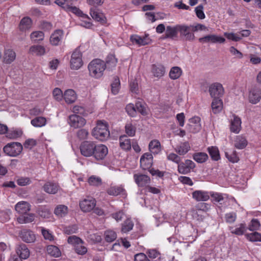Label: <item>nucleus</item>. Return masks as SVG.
Returning a JSON list of instances; mask_svg holds the SVG:
<instances>
[{
  "mask_svg": "<svg viewBox=\"0 0 261 261\" xmlns=\"http://www.w3.org/2000/svg\"><path fill=\"white\" fill-rule=\"evenodd\" d=\"M43 189L48 194H55L59 190V186L57 183L47 181L44 185Z\"/></svg>",
  "mask_w": 261,
  "mask_h": 261,
  "instance_id": "nucleus-23",
  "label": "nucleus"
},
{
  "mask_svg": "<svg viewBox=\"0 0 261 261\" xmlns=\"http://www.w3.org/2000/svg\"><path fill=\"white\" fill-rule=\"evenodd\" d=\"M195 11L198 18L200 19L205 18V16L203 12V6L202 5H200L196 7L195 9Z\"/></svg>",
  "mask_w": 261,
  "mask_h": 261,
  "instance_id": "nucleus-64",
  "label": "nucleus"
},
{
  "mask_svg": "<svg viewBox=\"0 0 261 261\" xmlns=\"http://www.w3.org/2000/svg\"><path fill=\"white\" fill-rule=\"evenodd\" d=\"M211 107L213 112L215 114H217L221 112L222 109L223 102L220 98H214Z\"/></svg>",
  "mask_w": 261,
  "mask_h": 261,
  "instance_id": "nucleus-33",
  "label": "nucleus"
},
{
  "mask_svg": "<svg viewBox=\"0 0 261 261\" xmlns=\"http://www.w3.org/2000/svg\"><path fill=\"white\" fill-rule=\"evenodd\" d=\"M54 213L59 217H64L68 213V207L64 205H59L55 209Z\"/></svg>",
  "mask_w": 261,
  "mask_h": 261,
  "instance_id": "nucleus-48",
  "label": "nucleus"
},
{
  "mask_svg": "<svg viewBox=\"0 0 261 261\" xmlns=\"http://www.w3.org/2000/svg\"><path fill=\"white\" fill-rule=\"evenodd\" d=\"M153 164V156L151 153H144L140 159V166L143 170L150 169Z\"/></svg>",
  "mask_w": 261,
  "mask_h": 261,
  "instance_id": "nucleus-14",
  "label": "nucleus"
},
{
  "mask_svg": "<svg viewBox=\"0 0 261 261\" xmlns=\"http://www.w3.org/2000/svg\"><path fill=\"white\" fill-rule=\"evenodd\" d=\"M90 15L93 19L102 24H105L106 22L105 16L102 13L99 12L98 10L95 9L91 10Z\"/></svg>",
  "mask_w": 261,
  "mask_h": 261,
  "instance_id": "nucleus-29",
  "label": "nucleus"
},
{
  "mask_svg": "<svg viewBox=\"0 0 261 261\" xmlns=\"http://www.w3.org/2000/svg\"><path fill=\"white\" fill-rule=\"evenodd\" d=\"M15 210L21 214H25L30 211L31 205L28 202L20 201L18 202L15 207Z\"/></svg>",
  "mask_w": 261,
  "mask_h": 261,
  "instance_id": "nucleus-24",
  "label": "nucleus"
},
{
  "mask_svg": "<svg viewBox=\"0 0 261 261\" xmlns=\"http://www.w3.org/2000/svg\"><path fill=\"white\" fill-rule=\"evenodd\" d=\"M120 147L124 150H129L131 149V140L125 136H121L119 137Z\"/></svg>",
  "mask_w": 261,
  "mask_h": 261,
  "instance_id": "nucleus-28",
  "label": "nucleus"
},
{
  "mask_svg": "<svg viewBox=\"0 0 261 261\" xmlns=\"http://www.w3.org/2000/svg\"><path fill=\"white\" fill-rule=\"evenodd\" d=\"M35 218L33 214H22V215L17 218V221L19 223H28L33 222Z\"/></svg>",
  "mask_w": 261,
  "mask_h": 261,
  "instance_id": "nucleus-37",
  "label": "nucleus"
},
{
  "mask_svg": "<svg viewBox=\"0 0 261 261\" xmlns=\"http://www.w3.org/2000/svg\"><path fill=\"white\" fill-rule=\"evenodd\" d=\"M210 193L202 190H196L192 193V197L196 201H206L210 199Z\"/></svg>",
  "mask_w": 261,
  "mask_h": 261,
  "instance_id": "nucleus-20",
  "label": "nucleus"
},
{
  "mask_svg": "<svg viewBox=\"0 0 261 261\" xmlns=\"http://www.w3.org/2000/svg\"><path fill=\"white\" fill-rule=\"evenodd\" d=\"M16 58V54L12 49L5 50L4 56V61L7 64H10L14 61Z\"/></svg>",
  "mask_w": 261,
  "mask_h": 261,
  "instance_id": "nucleus-34",
  "label": "nucleus"
},
{
  "mask_svg": "<svg viewBox=\"0 0 261 261\" xmlns=\"http://www.w3.org/2000/svg\"><path fill=\"white\" fill-rule=\"evenodd\" d=\"M108 153V149L106 145L96 144L92 156H93L97 161H100L105 159Z\"/></svg>",
  "mask_w": 261,
  "mask_h": 261,
  "instance_id": "nucleus-7",
  "label": "nucleus"
},
{
  "mask_svg": "<svg viewBox=\"0 0 261 261\" xmlns=\"http://www.w3.org/2000/svg\"><path fill=\"white\" fill-rule=\"evenodd\" d=\"M208 155L206 153L199 152L193 154V159L198 163H203L208 159Z\"/></svg>",
  "mask_w": 261,
  "mask_h": 261,
  "instance_id": "nucleus-42",
  "label": "nucleus"
},
{
  "mask_svg": "<svg viewBox=\"0 0 261 261\" xmlns=\"http://www.w3.org/2000/svg\"><path fill=\"white\" fill-rule=\"evenodd\" d=\"M152 72L154 76L160 77L165 74V68L162 65H153L152 66Z\"/></svg>",
  "mask_w": 261,
  "mask_h": 261,
  "instance_id": "nucleus-36",
  "label": "nucleus"
},
{
  "mask_svg": "<svg viewBox=\"0 0 261 261\" xmlns=\"http://www.w3.org/2000/svg\"><path fill=\"white\" fill-rule=\"evenodd\" d=\"M178 25L172 27L171 26H167L165 32L166 38H173L177 36V32H178Z\"/></svg>",
  "mask_w": 261,
  "mask_h": 261,
  "instance_id": "nucleus-39",
  "label": "nucleus"
},
{
  "mask_svg": "<svg viewBox=\"0 0 261 261\" xmlns=\"http://www.w3.org/2000/svg\"><path fill=\"white\" fill-rule=\"evenodd\" d=\"M136 111L137 110L142 115L146 116L148 114V110L145 105L140 101H138L135 104Z\"/></svg>",
  "mask_w": 261,
  "mask_h": 261,
  "instance_id": "nucleus-51",
  "label": "nucleus"
},
{
  "mask_svg": "<svg viewBox=\"0 0 261 261\" xmlns=\"http://www.w3.org/2000/svg\"><path fill=\"white\" fill-rule=\"evenodd\" d=\"M210 95L214 98H220L224 94V88L222 85L219 83L211 84L208 89Z\"/></svg>",
  "mask_w": 261,
  "mask_h": 261,
  "instance_id": "nucleus-8",
  "label": "nucleus"
},
{
  "mask_svg": "<svg viewBox=\"0 0 261 261\" xmlns=\"http://www.w3.org/2000/svg\"><path fill=\"white\" fill-rule=\"evenodd\" d=\"M241 120L236 115H232L230 119V130L231 132L238 134L241 129Z\"/></svg>",
  "mask_w": 261,
  "mask_h": 261,
  "instance_id": "nucleus-17",
  "label": "nucleus"
},
{
  "mask_svg": "<svg viewBox=\"0 0 261 261\" xmlns=\"http://www.w3.org/2000/svg\"><path fill=\"white\" fill-rule=\"evenodd\" d=\"M178 32L180 37L186 41H193L195 36L193 33L192 25L178 24Z\"/></svg>",
  "mask_w": 261,
  "mask_h": 261,
  "instance_id": "nucleus-4",
  "label": "nucleus"
},
{
  "mask_svg": "<svg viewBox=\"0 0 261 261\" xmlns=\"http://www.w3.org/2000/svg\"><path fill=\"white\" fill-rule=\"evenodd\" d=\"M201 128L200 118L196 116L189 120V123L188 125V130L192 133L199 132Z\"/></svg>",
  "mask_w": 261,
  "mask_h": 261,
  "instance_id": "nucleus-15",
  "label": "nucleus"
},
{
  "mask_svg": "<svg viewBox=\"0 0 261 261\" xmlns=\"http://www.w3.org/2000/svg\"><path fill=\"white\" fill-rule=\"evenodd\" d=\"M120 80L119 78L115 76L114 78V81L111 84V91L112 93L116 95L118 93L120 89Z\"/></svg>",
  "mask_w": 261,
  "mask_h": 261,
  "instance_id": "nucleus-50",
  "label": "nucleus"
},
{
  "mask_svg": "<svg viewBox=\"0 0 261 261\" xmlns=\"http://www.w3.org/2000/svg\"><path fill=\"white\" fill-rule=\"evenodd\" d=\"M64 32L61 30H56L50 37V42L53 45H58L61 41Z\"/></svg>",
  "mask_w": 261,
  "mask_h": 261,
  "instance_id": "nucleus-22",
  "label": "nucleus"
},
{
  "mask_svg": "<svg viewBox=\"0 0 261 261\" xmlns=\"http://www.w3.org/2000/svg\"><path fill=\"white\" fill-rule=\"evenodd\" d=\"M30 38L34 43H38L44 39V34L42 31H35L31 34Z\"/></svg>",
  "mask_w": 261,
  "mask_h": 261,
  "instance_id": "nucleus-40",
  "label": "nucleus"
},
{
  "mask_svg": "<svg viewBox=\"0 0 261 261\" xmlns=\"http://www.w3.org/2000/svg\"><path fill=\"white\" fill-rule=\"evenodd\" d=\"M248 142L246 139L243 136L239 135L236 136L234 140V147L239 149L245 148L247 145Z\"/></svg>",
  "mask_w": 261,
  "mask_h": 261,
  "instance_id": "nucleus-27",
  "label": "nucleus"
},
{
  "mask_svg": "<svg viewBox=\"0 0 261 261\" xmlns=\"http://www.w3.org/2000/svg\"><path fill=\"white\" fill-rule=\"evenodd\" d=\"M182 70L179 67H172L169 72V76L172 80L178 79L181 75Z\"/></svg>",
  "mask_w": 261,
  "mask_h": 261,
  "instance_id": "nucleus-45",
  "label": "nucleus"
},
{
  "mask_svg": "<svg viewBox=\"0 0 261 261\" xmlns=\"http://www.w3.org/2000/svg\"><path fill=\"white\" fill-rule=\"evenodd\" d=\"M134 179L139 187H144L150 182V177L145 174H135Z\"/></svg>",
  "mask_w": 261,
  "mask_h": 261,
  "instance_id": "nucleus-21",
  "label": "nucleus"
},
{
  "mask_svg": "<svg viewBox=\"0 0 261 261\" xmlns=\"http://www.w3.org/2000/svg\"><path fill=\"white\" fill-rule=\"evenodd\" d=\"M191 147L188 142L180 143L177 145L175 148V151L180 155L186 154L190 150Z\"/></svg>",
  "mask_w": 261,
  "mask_h": 261,
  "instance_id": "nucleus-26",
  "label": "nucleus"
},
{
  "mask_svg": "<svg viewBox=\"0 0 261 261\" xmlns=\"http://www.w3.org/2000/svg\"><path fill=\"white\" fill-rule=\"evenodd\" d=\"M64 98L67 103H72L76 99V95L74 90L68 89L65 91Z\"/></svg>",
  "mask_w": 261,
  "mask_h": 261,
  "instance_id": "nucleus-31",
  "label": "nucleus"
},
{
  "mask_svg": "<svg viewBox=\"0 0 261 261\" xmlns=\"http://www.w3.org/2000/svg\"><path fill=\"white\" fill-rule=\"evenodd\" d=\"M29 53L36 56H42L45 53V49L42 45H35L30 47Z\"/></svg>",
  "mask_w": 261,
  "mask_h": 261,
  "instance_id": "nucleus-32",
  "label": "nucleus"
},
{
  "mask_svg": "<svg viewBox=\"0 0 261 261\" xmlns=\"http://www.w3.org/2000/svg\"><path fill=\"white\" fill-rule=\"evenodd\" d=\"M225 219L227 223H233L236 220L237 214L234 212L227 213L225 215Z\"/></svg>",
  "mask_w": 261,
  "mask_h": 261,
  "instance_id": "nucleus-63",
  "label": "nucleus"
},
{
  "mask_svg": "<svg viewBox=\"0 0 261 261\" xmlns=\"http://www.w3.org/2000/svg\"><path fill=\"white\" fill-rule=\"evenodd\" d=\"M199 42L202 43H222L225 41L224 38L212 34L206 35L204 37L199 38L198 39Z\"/></svg>",
  "mask_w": 261,
  "mask_h": 261,
  "instance_id": "nucleus-12",
  "label": "nucleus"
},
{
  "mask_svg": "<svg viewBox=\"0 0 261 261\" xmlns=\"http://www.w3.org/2000/svg\"><path fill=\"white\" fill-rule=\"evenodd\" d=\"M207 151L213 160L218 161L220 159L219 151L217 147H209L207 148Z\"/></svg>",
  "mask_w": 261,
  "mask_h": 261,
  "instance_id": "nucleus-43",
  "label": "nucleus"
},
{
  "mask_svg": "<svg viewBox=\"0 0 261 261\" xmlns=\"http://www.w3.org/2000/svg\"><path fill=\"white\" fill-rule=\"evenodd\" d=\"M106 68V65L103 61L96 59L93 60L88 65L90 75L96 79L101 77Z\"/></svg>",
  "mask_w": 261,
  "mask_h": 261,
  "instance_id": "nucleus-2",
  "label": "nucleus"
},
{
  "mask_svg": "<svg viewBox=\"0 0 261 261\" xmlns=\"http://www.w3.org/2000/svg\"><path fill=\"white\" fill-rule=\"evenodd\" d=\"M19 234L22 240L28 243H33L36 240L35 234L29 229H22L19 232Z\"/></svg>",
  "mask_w": 261,
  "mask_h": 261,
  "instance_id": "nucleus-16",
  "label": "nucleus"
},
{
  "mask_svg": "<svg viewBox=\"0 0 261 261\" xmlns=\"http://www.w3.org/2000/svg\"><path fill=\"white\" fill-rule=\"evenodd\" d=\"M32 24L31 19L29 17H25L23 18L19 24V29L22 31H26L30 29Z\"/></svg>",
  "mask_w": 261,
  "mask_h": 261,
  "instance_id": "nucleus-38",
  "label": "nucleus"
},
{
  "mask_svg": "<svg viewBox=\"0 0 261 261\" xmlns=\"http://www.w3.org/2000/svg\"><path fill=\"white\" fill-rule=\"evenodd\" d=\"M96 205V200L91 197H88L80 202V206L83 212H88L93 210Z\"/></svg>",
  "mask_w": 261,
  "mask_h": 261,
  "instance_id": "nucleus-11",
  "label": "nucleus"
},
{
  "mask_svg": "<svg viewBox=\"0 0 261 261\" xmlns=\"http://www.w3.org/2000/svg\"><path fill=\"white\" fill-rule=\"evenodd\" d=\"M96 143L90 141H84L80 146V149L82 155L85 157L92 156L93 154L94 149Z\"/></svg>",
  "mask_w": 261,
  "mask_h": 261,
  "instance_id": "nucleus-6",
  "label": "nucleus"
},
{
  "mask_svg": "<svg viewBox=\"0 0 261 261\" xmlns=\"http://www.w3.org/2000/svg\"><path fill=\"white\" fill-rule=\"evenodd\" d=\"M117 238L116 232L113 230H108L105 232V238L107 242H112Z\"/></svg>",
  "mask_w": 261,
  "mask_h": 261,
  "instance_id": "nucleus-52",
  "label": "nucleus"
},
{
  "mask_svg": "<svg viewBox=\"0 0 261 261\" xmlns=\"http://www.w3.org/2000/svg\"><path fill=\"white\" fill-rule=\"evenodd\" d=\"M83 244V242L82 241V243H80L74 247L75 252L80 255H84L87 252V248Z\"/></svg>",
  "mask_w": 261,
  "mask_h": 261,
  "instance_id": "nucleus-56",
  "label": "nucleus"
},
{
  "mask_svg": "<svg viewBox=\"0 0 261 261\" xmlns=\"http://www.w3.org/2000/svg\"><path fill=\"white\" fill-rule=\"evenodd\" d=\"M149 149L150 152L157 154L160 151V143L156 140L151 141L149 144Z\"/></svg>",
  "mask_w": 261,
  "mask_h": 261,
  "instance_id": "nucleus-44",
  "label": "nucleus"
},
{
  "mask_svg": "<svg viewBox=\"0 0 261 261\" xmlns=\"http://www.w3.org/2000/svg\"><path fill=\"white\" fill-rule=\"evenodd\" d=\"M22 132L20 129H11L7 134V137L11 139H15L21 136Z\"/></svg>",
  "mask_w": 261,
  "mask_h": 261,
  "instance_id": "nucleus-49",
  "label": "nucleus"
},
{
  "mask_svg": "<svg viewBox=\"0 0 261 261\" xmlns=\"http://www.w3.org/2000/svg\"><path fill=\"white\" fill-rule=\"evenodd\" d=\"M229 230L232 234L237 236H242L247 230V226L245 223H241L235 226H229Z\"/></svg>",
  "mask_w": 261,
  "mask_h": 261,
  "instance_id": "nucleus-19",
  "label": "nucleus"
},
{
  "mask_svg": "<svg viewBox=\"0 0 261 261\" xmlns=\"http://www.w3.org/2000/svg\"><path fill=\"white\" fill-rule=\"evenodd\" d=\"M125 110L127 114L130 117L136 116L137 114L136 106L135 107L133 104L129 103L126 105Z\"/></svg>",
  "mask_w": 261,
  "mask_h": 261,
  "instance_id": "nucleus-59",
  "label": "nucleus"
},
{
  "mask_svg": "<svg viewBox=\"0 0 261 261\" xmlns=\"http://www.w3.org/2000/svg\"><path fill=\"white\" fill-rule=\"evenodd\" d=\"M47 253L51 256L58 257L61 256V252L58 247L54 245H49L47 247Z\"/></svg>",
  "mask_w": 261,
  "mask_h": 261,
  "instance_id": "nucleus-41",
  "label": "nucleus"
},
{
  "mask_svg": "<svg viewBox=\"0 0 261 261\" xmlns=\"http://www.w3.org/2000/svg\"><path fill=\"white\" fill-rule=\"evenodd\" d=\"M261 99V88L256 85L253 86L249 92L248 99L250 103L256 104Z\"/></svg>",
  "mask_w": 261,
  "mask_h": 261,
  "instance_id": "nucleus-9",
  "label": "nucleus"
},
{
  "mask_svg": "<svg viewBox=\"0 0 261 261\" xmlns=\"http://www.w3.org/2000/svg\"><path fill=\"white\" fill-rule=\"evenodd\" d=\"M260 226L259 221L256 219H253L249 224L247 229L250 231L257 230L259 229Z\"/></svg>",
  "mask_w": 261,
  "mask_h": 261,
  "instance_id": "nucleus-54",
  "label": "nucleus"
},
{
  "mask_svg": "<svg viewBox=\"0 0 261 261\" xmlns=\"http://www.w3.org/2000/svg\"><path fill=\"white\" fill-rule=\"evenodd\" d=\"M15 251L17 255L23 259H27L30 256V250L25 244H19L17 245Z\"/></svg>",
  "mask_w": 261,
  "mask_h": 261,
  "instance_id": "nucleus-18",
  "label": "nucleus"
},
{
  "mask_svg": "<svg viewBox=\"0 0 261 261\" xmlns=\"http://www.w3.org/2000/svg\"><path fill=\"white\" fill-rule=\"evenodd\" d=\"M88 182L91 186H98L101 185L102 181L100 177L93 175L89 178Z\"/></svg>",
  "mask_w": 261,
  "mask_h": 261,
  "instance_id": "nucleus-58",
  "label": "nucleus"
},
{
  "mask_svg": "<svg viewBox=\"0 0 261 261\" xmlns=\"http://www.w3.org/2000/svg\"><path fill=\"white\" fill-rule=\"evenodd\" d=\"M31 123L35 127H42L46 124V119L44 117H37L32 119Z\"/></svg>",
  "mask_w": 261,
  "mask_h": 261,
  "instance_id": "nucleus-46",
  "label": "nucleus"
},
{
  "mask_svg": "<svg viewBox=\"0 0 261 261\" xmlns=\"http://www.w3.org/2000/svg\"><path fill=\"white\" fill-rule=\"evenodd\" d=\"M68 123L71 127L76 128L84 126L86 121L83 117L74 114L69 116Z\"/></svg>",
  "mask_w": 261,
  "mask_h": 261,
  "instance_id": "nucleus-10",
  "label": "nucleus"
},
{
  "mask_svg": "<svg viewBox=\"0 0 261 261\" xmlns=\"http://www.w3.org/2000/svg\"><path fill=\"white\" fill-rule=\"evenodd\" d=\"M92 135L95 139L101 141L108 139L110 136V132L106 121L105 120L97 121L96 126L92 130Z\"/></svg>",
  "mask_w": 261,
  "mask_h": 261,
  "instance_id": "nucleus-1",
  "label": "nucleus"
},
{
  "mask_svg": "<svg viewBox=\"0 0 261 261\" xmlns=\"http://www.w3.org/2000/svg\"><path fill=\"white\" fill-rule=\"evenodd\" d=\"M195 167V164L192 161L186 160L185 162L179 163L178 165V171L181 174H186Z\"/></svg>",
  "mask_w": 261,
  "mask_h": 261,
  "instance_id": "nucleus-13",
  "label": "nucleus"
},
{
  "mask_svg": "<svg viewBox=\"0 0 261 261\" xmlns=\"http://www.w3.org/2000/svg\"><path fill=\"white\" fill-rule=\"evenodd\" d=\"M134 227V223L129 219H127L122 224L121 231L123 233H126L132 230Z\"/></svg>",
  "mask_w": 261,
  "mask_h": 261,
  "instance_id": "nucleus-47",
  "label": "nucleus"
},
{
  "mask_svg": "<svg viewBox=\"0 0 261 261\" xmlns=\"http://www.w3.org/2000/svg\"><path fill=\"white\" fill-rule=\"evenodd\" d=\"M117 63V59L114 55H109L106 59V62L105 64L106 68L109 70H112L116 66Z\"/></svg>",
  "mask_w": 261,
  "mask_h": 261,
  "instance_id": "nucleus-35",
  "label": "nucleus"
},
{
  "mask_svg": "<svg viewBox=\"0 0 261 261\" xmlns=\"http://www.w3.org/2000/svg\"><path fill=\"white\" fill-rule=\"evenodd\" d=\"M245 236H246V238L250 241L261 242V234L257 232H252L251 233H248V234H245Z\"/></svg>",
  "mask_w": 261,
  "mask_h": 261,
  "instance_id": "nucleus-53",
  "label": "nucleus"
},
{
  "mask_svg": "<svg viewBox=\"0 0 261 261\" xmlns=\"http://www.w3.org/2000/svg\"><path fill=\"white\" fill-rule=\"evenodd\" d=\"M23 149L22 145L19 142H11L3 148L5 153L10 156L16 157L20 154Z\"/></svg>",
  "mask_w": 261,
  "mask_h": 261,
  "instance_id": "nucleus-3",
  "label": "nucleus"
},
{
  "mask_svg": "<svg viewBox=\"0 0 261 261\" xmlns=\"http://www.w3.org/2000/svg\"><path fill=\"white\" fill-rule=\"evenodd\" d=\"M130 40L133 43L140 46L145 45L149 43V39L147 36L141 37L137 35H133L130 36Z\"/></svg>",
  "mask_w": 261,
  "mask_h": 261,
  "instance_id": "nucleus-25",
  "label": "nucleus"
},
{
  "mask_svg": "<svg viewBox=\"0 0 261 261\" xmlns=\"http://www.w3.org/2000/svg\"><path fill=\"white\" fill-rule=\"evenodd\" d=\"M89 132L86 129H81L77 131L76 136L80 140H84L88 139Z\"/></svg>",
  "mask_w": 261,
  "mask_h": 261,
  "instance_id": "nucleus-57",
  "label": "nucleus"
},
{
  "mask_svg": "<svg viewBox=\"0 0 261 261\" xmlns=\"http://www.w3.org/2000/svg\"><path fill=\"white\" fill-rule=\"evenodd\" d=\"M225 156L227 159L232 163H237L239 160V157L236 151H233L231 153L225 152Z\"/></svg>",
  "mask_w": 261,
  "mask_h": 261,
  "instance_id": "nucleus-61",
  "label": "nucleus"
},
{
  "mask_svg": "<svg viewBox=\"0 0 261 261\" xmlns=\"http://www.w3.org/2000/svg\"><path fill=\"white\" fill-rule=\"evenodd\" d=\"M82 56V53L78 48L73 51L70 61V68L72 69L77 70L82 66L83 62Z\"/></svg>",
  "mask_w": 261,
  "mask_h": 261,
  "instance_id": "nucleus-5",
  "label": "nucleus"
},
{
  "mask_svg": "<svg viewBox=\"0 0 261 261\" xmlns=\"http://www.w3.org/2000/svg\"><path fill=\"white\" fill-rule=\"evenodd\" d=\"M146 253L148 255V257L152 259L156 258H160L161 254L160 252L155 249H148Z\"/></svg>",
  "mask_w": 261,
  "mask_h": 261,
  "instance_id": "nucleus-60",
  "label": "nucleus"
},
{
  "mask_svg": "<svg viewBox=\"0 0 261 261\" xmlns=\"http://www.w3.org/2000/svg\"><path fill=\"white\" fill-rule=\"evenodd\" d=\"M125 128V132L129 136L133 137L135 135L136 127L132 123H127Z\"/></svg>",
  "mask_w": 261,
  "mask_h": 261,
  "instance_id": "nucleus-62",
  "label": "nucleus"
},
{
  "mask_svg": "<svg viewBox=\"0 0 261 261\" xmlns=\"http://www.w3.org/2000/svg\"><path fill=\"white\" fill-rule=\"evenodd\" d=\"M195 208L198 210L199 212L206 213L210 208V205L204 202L199 203L196 205Z\"/></svg>",
  "mask_w": 261,
  "mask_h": 261,
  "instance_id": "nucleus-55",
  "label": "nucleus"
},
{
  "mask_svg": "<svg viewBox=\"0 0 261 261\" xmlns=\"http://www.w3.org/2000/svg\"><path fill=\"white\" fill-rule=\"evenodd\" d=\"M107 192L110 195L116 196L119 194H123L125 190L122 186H115L108 188Z\"/></svg>",
  "mask_w": 261,
  "mask_h": 261,
  "instance_id": "nucleus-30",
  "label": "nucleus"
}]
</instances>
